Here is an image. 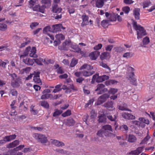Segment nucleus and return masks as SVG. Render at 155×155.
I'll list each match as a JSON object with an SVG mask.
<instances>
[{"label":"nucleus","instance_id":"48","mask_svg":"<svg viewBox=\"0 0 155 155\" xmlns=\"http://www.w3.org/2000/svg\"><path fill=\"white\" fill-rule=\"evenodd\" d=\"M69 47H71L72 48H73L75 50V51L77 50V49L78 48H79L76 45H73L70 40V42H69Z\"/></svg>","mask_w":155,"mask_h":155},{"label":"nucleus","instance_id":"47","mask_svg":"<svg viewBox=\"0 0 155 155\" xmlns=\"http://www.w3.org/2000/svg\"><path fill=\"white\" fill-rule=\"evenodd\" d=\"M149 38L147 36L143 40V43L144 45H147L149 43Z\"/></svg>","mask_w":155,"mask_h":155},{"label":"nucleus","instance_id":"7","mask_svg":"<svg viewBox=\"0 0 155 155\" xmlns=\"http://www.w3.org/2000/svg\"><path fill=\"white\" fill-rule=\"evenodd\" d=\"M109 95L107 94H104L101 95L98 99L96 105H99L103 104L109 97Z\"/></svg>","mask_w":155,"mask_h":155},{"label":"nucleus","instance_id":"62","mask_svg":"<svg viewBox=\"0 0 155 155\" xmlns=\"http://www.w3.org/2000/svg\"><path fill=\"white\" fill-rule=\"evenodd\" d=\"M102 47V45L101 44H99L96 45L94 47V49L95 50H98L101 49Z\"/></svg>","mask_w":155,"mask_h":155},{"label":"nucleus","instance_id":"45","mask_svg":"<svg viewBox=\"0 0 155 155\" xmlns=\"http://www.w3.org/2000/svg\"><path fill=\"white\" fill-rule=\"evenodd\" d=\"M122 10L125 13L128 14L130 11V9L128 6H126L122 8Z\"/></svg>","mask_w":155,"mask_h":155},{"label":"nucleus","instance_id":"49","mask_svg":"<svg viewBox=\"0 0 155 155\" xmlns=\"http://www.w3.org/2000/svg\"><path fill=\"white\" fill-rule=\"evenodd\" d=\"M100 65L104 68L108 69L109 71H110V68L106 64L102 62L100 63Z\"/></svg>","mask_w":155,"mask_h":155},{"label":"nucleus","instance_id":"57","mask_svg":"<svg viewBox=\"0 0 155 155\" xmlns=\"http://www.w3.org/2000/svg\"><path fill=\"white\" fill-rule=\"evenodd\" d=\"M28 2L30 8H33L35 3V2L33 0H29Z\"/></svg>","mask_w":155,"mask_h":155},{"label":"nucleus","instance_id":"55","mask_svg":"<svg viewBox=\"0 0 155 155\" xmlns=\"http://www.w3.org/2000/svg\"><path fill=\"white\" fill-rule=\"evenodd\" d=\"M33 80L36 83L40 84L41 82L40 77H33Z\"/></svg>","mask_w":155,"mask_h":155},{"label":"nucleus","instance_id":"38","mask_svg":"<svg viewBox=\"0 0 155 155\" xmlns=\"http://www.w3.org/2000/svg\"><path fill=\"white\" fill-rule=\"evenodd\" d=\"M48 31L52 32L51 28L50 26H46L43 30V32L44 33H46Z\"/></svg>","mask_w":155,"mask_h":155},{"label":"nucleus","instance_id":"39","mask_svg":"<svg viewBox=\"0 0 155 155\" xmlns=\"http://www.w3.org/2000/svg\"><path fill=\"white\" fill-rule=\"evenodd\" d=\"M55 38L57 39L61 40H63L65 38V37L62 34H60L56 35L55 36Z\"/></svg>","mask_w":155,"mask_h":155},{"label":"nucleus","instance_id":"21","mask_svg":"<svg viewBox=\"0 0 155 155\" xmlns=\"http://www.w3.org/2000/svg\"><path fill=\"white\" fill-rule=\"evenodd\" d=\"M31 49V48L30 46H28L25 49L23 54L21 55L20 56V58H24L25 57L27 56L28 54L29 53V52H30V51Z\"/></svg>","mask_w":155,"mask_h":155},{"label":"nucleus","instance_id":"60","mask_svg":"<svg viewBox=\"0 0 155 155\" xmlns=\"http://www.w3.org/2000/svg\"><path fill=\"white\" fill-rule=\"evenodd\" d=\"M113 47V45H109L105 48V50L107 51H110Z\"/></svg>","mask_w":155,"mask_h":155},{"label":"nucleus","instance_id":"36","mask_svg":"<svg viewBox=\"0 0 155 155\" xmlns=\"http://www.w3.org/2000/svg\"><path fill=\"white\" fill-rule=\"evenodd\" d=\"M108 23L109 21L103 20L101 22V25L103 28H105L108 27Z\"/></svg>","mask_w":155,"mask_h":155},{"label":"nucleus","instance_id":"2","mask_svg":"<svg viewBox=\"0 0 155 155\" xmlns=\"http://www.w3.org/2000/svg\"><path fill=\"white\" fill-rule=\"evenodd\" d=\"M127 70L129 71L130 72L128 74L129 80L133 85L136 86L137 85L136 80L135 77V75L134 72L135 69L132 67L129 66L127 68Z\"/></svg>","mask_w":155,"mask_h":155},{"label":"nucleus","instance_id":"3","mask_svg":"<svg viewBox=\"0 0 155 155\" xmlns=\"http://www.w3.org/2000/svg\"><path fill=\"white\" fill-rule=\"evenodd\" d=\"M109 78V77L108 75H103L99 76L98 74H96L93 76L91 82L92 83H94L95 81L97 83L101 82Z\"/></svg>","mask_w":155,"mask_h":155},{"label":"nucleus","instance_id":"51","mask_svg":"<svg viewBox=\"0 0 155 155\" xmlns=\"http://www.w3.org/2000/svg\"><path fill=\"white\" fill-rule=\"evenodd\" d=\"M133 55V54H130V52H126L123 54V57L128 58L131 57Z\"/></svg>","mask_w":155,"mask_h":155},{"label":"nucleus","instance_id":"19","mask_svg":"<svg viewBox=\"0 0 155 155\" xmlns=\"http://www.w3.org/2000/svg\"><path fill=\"white\" fill-rule=\"evenodd\" d=\"M25 41L24 42L22 43L20 45L18 46L20 48L24 47L26 45L28 44L31 41L30 39L28 38H25Z\"/></svg>","mask_w":155,"mask_h":155},{"label":"nucleus","instance_id":"64","mask_svg":"<svg viewBox=\"0 0 155 155\" xmlns=\"http://www.w3.org/2000/svg\"><path fill=\"white\" fill-rule=\"evenodd\" d=\"M129 113H124L122 114V117L125 119L128 120Z\"/></svg>","mask_w":155,"mask_h":155},{"label":"nucleus","instance_id":"59","mask_svg":"<svg viewBox=\"0 0 155 155\" xmlns=\"http://www.w3.org/2000/svg\"><path fill=\"white\" fill-rule=\"evenodd\" d=\"M123 2L126 5H130L133 3L134 1L132 0H124Z\"/></svg>","mask_w":155,"mask_h":155},{"label":"nucleus","instance_id":"22","mask_svg":"<svg viewBox=\"0 0 155 155\" xmlns=\"http://www.w3.org/2000/svg\"><path fill=\"white\" fill-rule=\"evenodd\" d=\"M95 72L93 71H87L85 70L81 72L83 76L85 77H89L93 74Z\"/></svg>","mask_w":155,"mask_h":155},{"label":"nucleus","instance_id":"6","mask_svg":"<svg viewBox=\"0 0 155 155\" xmlns=\"http://www.w3.org/2000/svg\"><path fill=\"white\" fill-rule=\"evenodd\" d=\"M107 89L105 87V85L103 84H100L97 86L95 91H97V94H101L107 91Z\"/></svg>","mask_w":155,"mask_h":155},{"label":"nucleus","instance_id":"17","mask_svg":"<svg viewBox=\"0 0 155 155\" xmlns=\"http://www.w3.org/2000/svg\"><path fill=\"white\" fill-rule=\"evenodd\" d=\"M127 141L130 143H135L137 141V138L134 135L130 134L128 135L127 138Z\"/></svg>","mask_w":155,"mask_h":155},{"label":"nucleus","instance_id":"54","mask_svg":"<svg viewBox=\"0 0 155 155\" xmlns=\"http://www.w3.org/2000/svg\"><path fill=\"white\" fill-rule=\"evenodd\" d=\"M98 118V120L100 123L104 122L106 121V119L104 116H99Z\"/></svg>","mask_w":155,"mask_h":155},{"label":"nucleus","instance_id":"20","mask_svg":"<svg viewBox=\"0 0 155 155\" xmlns=\"http://www.w3.org/2000/svg\"><path fill=\"white\" fill-rule=\"evenodd\" d=\"M19 144V141L18 140H16L13 142L9 143L8 145V147L12 148L15 147Z\"/></svg>","mask_w":155,"mask_h":155},{"label":"nucleus","instance_id":"61","mask_svg":"<svg viewBox=\"0 0 155 155\" xmlns=\"http://www.w3.org/2000/svg\"><path fill=\"white\" fill-rule=\"evenodd\" d=\"M129 154L132 155H139V154L138 153L137 149L131 151L129 153Z\"/></svg>","mask_w":155,"mask_h":155},{"label":"nucleus","instance_id":"23","mask_svg":"<svg viewBox=\"0 0 155 155\" xmlns=\"http://www.w3.org/2000/svg\"><path fill=\"white\" fill-rule=\"evenodd\" d=\"M52 140V143L57 147H59L64 145V143L62 142H60L55 140Z\"/></svg>","mask_w":155,"mask_h":155},{"label":"nucleus","instance_id":"63","mask_svg":"<svg viewBox=\"0 0 155 155\" xmlns=\"http://www.w3.org/2000/svg\"><path fill=\"white\" fill-rule=\"evenodd\" d=\"M38 25V23L36 22H34L32 23L30 25V27L31 29H33L34 27H36V26Z\"/></svg>","mask_w":155,"mask_h":155},{"label":"nucleus","instance_id":"4","mask_svg":"<svg viewBox=\"0 0 155 155\" xmlns=\"http://www.w3.org/2000/svg\"><path fill=\"white\" fill-rule=\"evenodd\" d=\"M34 137L38 142L42 143H45L47 142V137L45 135L38 133L34 134Z\"/></svg>","mask_w":155,"mask_h":155},{"label":"nucleus","instance_id":"10","mask_svg":"<svg viewBox=\"0 0 155 155\" xmlns=\"http://www.w3.org/2000/svg\"><path fill=\"white\" fill-rule=\"evenodd\" d=\"M62 25L61 24H58L53 25L51 27L52 32H55L61 31Z\"/></svg>","mask_w":155,"mask_h":155},{"label":"nucleus","instance_id":"31","mask_svg":"<svg viewBox=\"0 0 155 155\" xmlns=\"http://www.w3.org/2000/svg\"><path fill=\"white\" fill-rule=\"evenodd\" d=\"M109 55V53L107 52H104L101 53L100 57V58L102 60L106 59Z\"/></svg>","mask_w":155,"mask_h":155},{"label":"nucleus","instance_id":"13","mask_svg":"<svg viewBox=\"0 0 155 155\" xmlns=\"http://www.w3.org/2000/svg\"><path fill=\"white\" fill-rule=\"evenodd\" d=\"M23 62L28 65H32L34 63V59H31L29 58H26L23 59Z\"/></svg>","mask_w":155,"mask_h":155},{"label":"nucleus","instance_id":"35","mask_svg":"<svg viewBox=\"0 0 155 155\" xmlns=\"http://www.w3.org/2000/svg\"><path fill=\"white\" fill-rule=\"evenodd\" d=\"M86 68L88 70L89 69H93V67L90 65H88L87 64H84L80 67V69L83 70Z\"/></svg>","mask_w":155,"mask_h":155},{"label":"nucleus","instance_id":"24","mask_svg":"<svg viewBox=\"0 0 155 155\" xmlns=\"http://www.w3.org/2000/svg\"><path fill=\"white\" fill-rule=\"evenodd\" d=\"M107 118H108L109 120H110L111 121H115L114 122V125L115 126V129L117 128L118 127V125L116 121H115L116 120V119L117 117H116L115 116V115H114V117H113L111 115H109L107 116Z\"/></svg>","mask_w":155,"mask_h":155},{"label":"nucleus","instance_id":"56","mask_svg":"<svg viewBox=\"0 0 155 155\" xmlns=\"http://www.w3.org/2000/svg\"><path fill=\"white\" fill-rule=\"evenodd\" d=\"M57 72L59 74H62L64 73L63 68L61 67H60L57 69Z\"/></svg>","mask_w":155,"mask_h":155},{"label":"nucleus","instance_id":"42","mask_svg":"<svg viewBox=\"0 0 155 155\" xmlns=\"http://www.w3.org/2000/svg\"><path fill=\"white\" fill-rule=\"evenodd\" d=\"M71 114V110H68L66 111L62 114L61 115L64 117H65L70 115Z\"/></svg>","mask_w":155,"mask_h":155},{"label":"nucleus","instance_id":"25","mask_svg":"<svg viewBox=\"0 0 155 155\" xmlns=\"http://www.w3.org/2000/svg\"><path fill=\"white\" fill-rule=\"evenodd\" d=\"M16 135L14 134L9 136H6L4 137V139H5L7 142H8L15 139L16 138Z\"/></svg>","mask_w":155,"mask_h":155},{"label":"nucleus","instance_id":"15","mask_svg":"<svg viewBox=\"0 0 155 155\" xmlns=\"http://www.w3.org/2000/svg\"><path fill=\"white\" fill-rule=\"evenodd\" d=\"M52 8V11L55 13H60L62 10L61 8L58 7V5H53Z\"/></svg>","mask_w":155,"mask_h":155},{"label":"nucleus","instance_id":"14","mask_svg":"<svg viewBox=\"0 0 155 155\" xmlns=\"http://www.w3.org/2000/svg\"><path fill=\"white\" fill-rule=\"evenodd\" d=\"M96 7L98 8H102L104 4V0H94Z\"/></svg>","mask_w":155,"mask_h":155},{"label":"nucleus","instance_id":"50","mask_svg":"<svg viewBox=\"0 0 155 155\" xmlns=\"http://www.w3.org/2000/svg\"><path fill=\"white\" fill-rule=\"evenodd\" d=\"M34 106L33 105H31V106L30 111L32 114L34 115H36L37 114L38 111L37 110L34 109Z\"/></svg>","mask_w":155,"mask_h":155},{"label":"nucleus","instance_id":"40","mask_svg":"<svg viewBox=\"0 0 155 155\" xmlns=\"http://www.w3.org/2000/svg\"><path fill=\"white\" fill-rule=\"evenodd\" d=\"M150 138V136L148 134H147V136L144 138V139L141 141L140 144H141L147 143V142Z\"/></svg>","mask_w":155,"mask_h":155},{"label":"nucleus","instance_id":"33","mask_svg":"<svg viewBox=\"0 0 155 155\" xmlns=\"http://www.w3.org/2000/svg\"><path fill=\"white\" fill-rule=\"evenodd\" d=\"M67 124L69 126L74 125L75 124V121L72 118H70L67 120Z\"/></svg>","mask_w":155,"mask_h":155},{"label":"nucleus","instance_id":"30","mask_svg":"<svg viewBox=\"0 0 155 155\" xmlns=\"http://www.w3.org/2000/svg\"><path fill=\"white\" fill-rule=\"evenodd\" d=\"M96 134L100 137H102L104 136H105V134L102 128L97 132Z\"/></svg>","mask_w":155,"mask_h":155},{"label":"nucleus","instance_id":"41","mask_svg":"<svg viewBox=\"0 0 155 155\" xmlns=\"http://www.w3.org/2000/svg\"><path fill=\"white\" fill-rule=\"evenodd\" d=\"M43 59L41 58L34 59V62L39 65H42Z\"/></svg>","mask_w":155,"mask_h":155},{"label":"nucleus","instance_id":"46","mask_svg":"<svg viewBox=\"0 0 155 155\" xmlns=\"http://www.w3.org/2000/svg\"><path fill=\"white\" fill-rule=\"evenodd\" d=\"M118 91V89L116 88H111L108 91V92L110 94H114L115 93H117Z\"/></svg>","mask_w":155,"mask_h":155},{"label":"nucleus","instance_id":"52","mask_svg":"<svg viewBox=\"0 0 155 155\" xmlns=\"http://www.w3.org/2000/svg\"><path fill=\"white\" fill-rule=\"evenodd\" d=\"M62 112L61 110H57L54 113L53 115L54 117H56L61 114Z\"/></svg>","mask_w":155,"mask_h":155},{"label":"nucleus","instance_id":"29","mask_svg":"<svg viewBox=\"0 0 155 155\" xmlns=\"http://www.w3.org/2000/svg\"><path fill=\"white\" fill-rule=\"evenodd\" d=\"M41 2L44 4L45 7H49L51 5L50 0H42Z\"/></svg>","mask_w":155,"mask_h":155},{"label":"nucleus","instance_id":"26","mask_svg":"<svg viewBox=\"0 0 155 155\" xmlns=\"http://www.w3.org/2000/svg\"><path fill=\"white\" fill-rule=\"evenodd\" d=\"M119 109L122 110H126L127 111H131L127 108V105L125 103H124L122 105L119 106Z\"/></svg>","mask_w":155,"mask_h":155},{"label":"nucleus","instance_id":"28","mask_svg":"<svg viewBox=\"0 0 155 155\" xmlns=\"http://www.w3.org/2000/svg\"><path fill=\"white\" fill-rule=\"evenodd\" d=\"M52 95L51 94H43L41 97V99H45L50 98L51 99Z\"/></svg>","mask_w":155,"mask_h":155},{"label":"nucleus","instance_id":"1","mask_svg":"<svg viewBox=\"0 0 155 155\" xmlns=\"http://www.w3.org/2000/svg\"><path fill=\"white\" fill-rule=\"evenodd\" d=\"M133 27L137 31L138 39L141 38L143 36L146 35V31L144 28L141 25H137V22L135 21H133Z\"/></svg>","mask_w":155,"mask_h":155},{"label":"nucleus","instance_id":"9","mask_svg":"<svg viewBox=\"0 0 155 155\" xmlns=\"http://www.w3.org/2000/svg\"><path fill=\"white\" fill-rule=\"evenodd\" d=\"M81 18L82 21L81 23V26L84 27L87 25L89 24V17L86 14H84L82 15Z\"/></svg>","mask_w":155,"mask_h":155},{"label":"nucleus","instance_id":"27","mask_svg":"<svg viewBox=\"0 0 155 155\" xmlns=\"http://www.w3.org/2000/svg\"><path fill=\"white\" fill-rule=\"evenodd\" d=\"M114 50L115 52L118 53H120L124 51L125 50L124 48L121 47H115L114 48Z\"/></svg>","mask_w":155,"mask_h":155},{"label":"nucleus","instance_id":"32","mask_svg":"<svg viewBox=\"0 0 155 155\" xmlns=\"http://www.w3.org/2000/svg\"><path fill=\"white\" fill-rule=\"evenodd\" d=\"M41 105L42 107L46 108H48L49 107V104L48 103L45 101H40Z\"/></svg>","mask_w":155,"mask_h":155},{"label":"nucleus","instance_id":"43","mask_svg":"<svg viewBox=\"0 0 155 155\" xmlns=\"http://www.w3.org/2000/svg\"><path fill=\"white\" fill-rule=\"evenodd\" d=\"M5 62L3 61L2 60L0 59V66L2 67L3 68H5L6 67V65L7 63H8V61L7 60H5Z\"/></svg>","mask_w":155,"mask_h":155},{"label":"nucleus","instance_id":"12","mask_svg":"<svg viewBox=\"0 0 155 155\" xmlns=\"http://www.w3.org/2000/svg\"><path fill=\"white\" fill-rule=\"evenodd\" d=\"M100 52L99 51H96L91 53L89 56L92 60H95L97 59V57L100 55Z\"/></svg>","mask_w":155,"mask_h":155},{"label":"nucleus","instance_id":"8","mask_svg":"<svg viewBox=\"0 0 155 155\" xmlns=\"http://www.w3.org/2000/svg\"><path fill=\"white\" fill-rule=\"evenodd\" d=\"M69 42H70V40L68 41L65 40L63 43L61 45L58 46V49L61 50H68L69 49Z\"/></svg>","mask_w":155,"mask_h":155},{"label":"nucleus","instance_id":"16","mask_svg":"<svg viewBox=\"0 0 155 155\" xmlns=\"http://www.w3.org/2000/svg\"><path fill=\"white\" fill-rule=\"evenodd\" d=\"M113 102L112 101H108L104 103L103 106L104 107L108 109L109 110H113Z\"/></svg>","mask_w":155,"mask_h":155},{"label":"nucleus","instance_id":"44","mask_svg":"<svg viewBox=\"0 0 155 155\" xmlns=\"http://www.w3.org/2000/svg\"><path fill=\"white\" fill-rule=\"evenodd\" d=\"M139 120L146 124H150L149 120L148 119H146L145 118L140 117L139 118Z\"/></svg>","mask_w":155,"mask_h":155},{"label":"nucleus","instance_id":"37","mask_svg":"<svg viewBox=\"0 0 155 155\" xmlns=\"http://www.w3.org/2000/svg\"><path fill=\"white\" fill-rule=\"evenodd\" d=\"M7 25L4 23H0V30L4 31L7 30Z\"/></svg>","mask_w":155,"mask_h":155},{"label":"nucleus","instance_id":"34","mask_svg":"<svg viewBox=\"0 0 155 155\" xmlns=\"http://www.w3.org/2000/svg\"><path fill=\"white\" fill-rule=\"evenodd\" d=\"M78 62V60L74 58L72 59L70 64V66L71 67H74Z\"/></svg>","mask_w":155,"mask_h":155},{"label":"nucleus","instance_id":"5","mask_svg":"<svg viewBox=\"0 0 155 155\" xmlns=\"http://www.w3.org/2000/svg\"><path fill=\"white\" fill-rule=\"evenodd\" d=\"M101 128L105 134V136H110L111 134V132L113 131L111 126L109 125L103 126Z\"/></svg>","mask_w":155,"mask_h":155},{"label":"nucleus","instance_id":"11","mask_svg":"<svg viewBox=\"0 0 155 155\" xmlns=\"http://www.w3.org/2000/svg\"><path fill=\"white\" fill-rule=\"evenodd\" d=\"M140 8H134L133 11V15L136 20H138L140 19Z\"/></svg>","mask_w":155,"mask_h":155},{"label":"nucleus","instance_id":"53","mask_svg":"<svg viewBox=\"0 0 155 155\" xmlns=\"http://www.w3.org/2000/svg\"><path fill=\"white\" fill-rule=\"evenodd\" d=\"M10 93L12 96H16L18 94L17 91L14 89L11 90Z\"/></svg>","mask_w":155,"mask_h":155},{"label":"nucleus","instance_id":"58","mask_svg":"<svg viewBox=\"0 0 155 155\" xmlns=\"http://www.w3.org/2000/svg\"><path fill=\"white\" fill-rule=\"evenodd\" d=\"M151 4V2H145L143 3V7L145 8L149 6Z\"/></svg>","mask_w":155,"mask_h":155},{"label":"nucleus","instance_id":"18","mask_svg":"<svg viewBox=\"0 0 155 155\" xmlns=\"http://www.w3.org/2000/svg\"><path fill=\"white\" fill-rule=\"evenodd\" d=\"M36 48L35 47H32L30 51V53H29L30 56L33 58H37V56L36 54Z\"/></svg>","mask_w":155,"mask_h":155}]
</instances>
